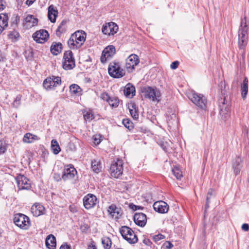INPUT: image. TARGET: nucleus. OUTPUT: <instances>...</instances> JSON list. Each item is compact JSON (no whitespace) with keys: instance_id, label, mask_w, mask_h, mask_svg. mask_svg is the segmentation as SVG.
Here are the masks:
<instances>
[{"instance_id":"52","label":"nucleus","mask_w":249,"mask_h":249,"mask_svg":"<svg viewBox=\"0 0 249 249\" xmlns=\"http://www.w3.org/2000/svg\"><path fill=\"white\" fill-rule=\"evenodd\" d=\"M164 246L165 247V249H171L173 247V245L169 241H166L164 244Z\"/></svg>"},{"instance_id":"55","label":"nucleus","mask_w":249,"mask_h":249,"mask_svg":"<svg viewBox=\"0 0 249 249\" xmlns=\"http://www.w3.org/2000/svg\"><path fill=\"white\" fill-rule=\"evenodd\" d=\"M242 229L246 231L249 230V225L248 224L244 223L242 225Z\"/></svg>"},{"instance_id":"13","label":"nucleus","mask_w":249,"mask_h":249,"mask_svg":"<svg viewBox=\"0 0 249 249\" xmlns=\"http://www.w3.org/2000/svg\"><path fill=\"white\" fill-rule=\"evenodd\" d=\"M76 174L77 171L72 164L67 165L64 167L62 179L64 181L72 179Z\"/></svg>"},{"instance_id":"43","label":"nucleus","mask_w":249,"mask_h":249,"mask_svg":"<svg viewBox=\"0 0 249 249\" xmlns=\"http://www.w3.org/2000/svg\"><path fill=\"white\" fill-rule=\"evenodd\" d=\"M165 238V236L161 234H158L153 236V239L155 242H157L161 239Z\"/></svg>"},{"instance_id":"22","label":"nucleus","mask_w":249,"mask_h":249,"mask_svg":"<svg viewBox=\"0 0 249 249\" xmlns=\"http://www.w3.org/2000/svg\"><path fill=\"white\" fill-rule=\"evenodd\" d=\"M31 212L34 216L37 217L44 214L45 209L40 204L36 203L32 206Z\"/></svg>"},{"instance_id":"60","label":"nucleus","mask_w":249,"mask_h":249,"mask_svg":"<svg viewBox=\"0 0 249 249\" xmlns=\"http://www.w3.org/2000/svg\"><path fill=\"white\" fill-rule=\"evenodd\" d=\"M213 190L212 189H210L208 191V192L207 193V197L208 196H209V197H211V196H212L213 195Z\"/></svg>"},{"instance_id":"62","label":"nucleus","mask_w":249,"mask_h":249,"mask_svg":"<svg viewBox=\"0 0 249 249\" xmlns=\"http://www.w3.org/2000/svg\"><path fill=\"white\" fill-rule=\"evenodd\" d=\"M89 249H97V248L95 245L91 244L89 246Z\"/></svg>"},{"instance_id":"53","label":"nucleus","mask_w":249,"mask_h":249,"mask_svg":"<svg viewBox=\"0 0 249 249\" xmlns=\"http://www.w3.org/2000/svg\"><path fill=\"white\" fill-rule=\"evenodd\" d=\"M6 150V148L5 146L2 142H0V153H4Z\"/></svg>"},{"instance_id":"44","label":"nucleus","mask_w":249,"mask_h":249,"mask_svg":"<svg viewBox=\"0 0 249 249\" xmlns=\"http://www.w3.org/2000/svg\"><path fill=\"white\" fill-rule=\"evenodd\" d=\"M99 135H94L93 137V142L95 145H98L101 142Z\"/></svg>"},{"instance_id":"63","label":"nucleus","mask_w":249,"mask_h":249,"mask_svg":"<svg viewBox=\"0 0 249 249\" xmlns=\"http://www.w3.org/2000/svg\"><path fill=\"white\" fill-rule=\"evenodd\" d=\"M246 133H247V137L249 138V129H246Z\"/></svg>"},{"instance_id":"30","label":"nucleus","mask_w":249,"mask_h":249,"mask_svg":"<svg viewBox=\"0 0 249 249\" xmlns=\"http://www.w3.org/2000/svg\"><path fill=\"white\" fill-rule=\"evenodd\" d=\"M248 79L245 77L241 85V95L243 98H245L248 92Z\"/></svg>"},{"instance_id":"15","label":"nucleus","mask_w":249,"mask_h":249,"mask_svg":"<svg viewBox=\"0 0 249 249\" xmlns=\"http://www.w3.org/2000/svg\"><path fill=\"white\" fill-rule=\"evenodd\" d=\"M49 34L46 30L41 29L36 31L33 35V38L38 43H44L47 41Z\"/></svg>"},{"instance_id":"11","label":"nucleus","mask_w":249,"mask_h":249,"mask_svg":"<svg viewBox=\"0 0 249 249\" xmlns=\"http://www.w3.org/2000/svg\"><path fill=\"white\" fill-rule=\"evenodd\" d=\"M142 92L145 98H148L152 101L157 100V97L160 96V92L156 88L154 89L151 87H144L142 89Z\"/></svg>"},{"instance_id":"8","label":"nucleus","mask_w":249,"mask_h":249,"mask_svg":"<svg viewBox=\"0 0 249 249\" xmlns=\"http://www.w3.org/2000/svg\"><path fill=\"white\" fill-rule=\"evenodd\" d=\"M14 222L18 227L21 229H27L30 225L29 218L20 213L15 214Z\"/></svg>"},{"instance_id":"51","label":"nucleus","mask_w":249,"mask_h":249,"mask_svg":"<svg viewBox=\"0 0 249 249\" xmlns=\"http://www.w3.org/2000/svg\"><path fill=\"white\" fill-rule=\"evenodd\" d=\"M89 227L87 224H83L82 225L80 226V230L82 231V232H87L88 230L89 229Z\"/></svg>"},{"instance_id":"34","label":"nucleus","mask_w":249,"mask_h":249,"mask_svg":"<svg viewBox=\"0 0 249 249\" xmlns=\"http://www.w3.org/2000/svg\"><path fill=\"white\" fill-rule=\"evenodd\" d=\"M172 172L178 179H179L182 177V172L177 166H174L172 169Z\"/></svg>"},{"instance_id":"40","label":"nucleus","mask_w":249,"mask_h":249,"mask_svg":"<svg viewBox=\"0 0 249 249\" xmlns=\"http://www.w3.org/2000/svg\"><path fill=\"white\" fill-rule=\"evenodd\" d=\"M84 117L85 120L91 121L94 118V115L90 112H87L84 115Z\"/></svg>"},{"instance_id":"2","label":"nucleus","mask_w":249,"mask_h":249,"mask_svg":"<svg viewBox=\"0 0 249 249\" xmlns=\"http://www.w3.org/2000/svg\"><path fill=\"white\" fill-rule=\"evenodd\" d=\"M86 33L83 31H76L71 35L67 43L71 49H77L81 47L85 41Z\"/></svg>"},{"instance_id":"46","label":"nucleus","mask_w":249,"mask_h":249,"mask_svg":"<svg viewBox=\"0 0 249 249\" xmlns=\"http://www.w3.org/2000/svg\"><path fill=\"white\" fill-rule=\"evenodd\" d=\"M53 152L54 154H58L61 150L60 147L59 145L55 146L54 147H51Z\"/></svg>"},{"instance_id":"32","label":"nucleus","mask_w":249,"mask_h":249,"mask_svg":"<svg viewBox=\"0 0 249 249\" xmlns=\"http://www.w3.org/2000/svg\"><path fill=\"white\" fill-rule=\"evenodd\" d=\"M70 91L72 94L79 95L81 94L82 89L76 84H72L70 87Z\"/></svg>"},{"instance_id":"50","label":"nucleus","mask_w":249,"mask_h":249,"mask_svg":"<svg viewBox=\"0 0 249 249\" xmlns=\"http://www.w3.org/2000/svg\"><path fill=\"white\" fill-rule=\"evenodd\" d=\"M130 208L134 211H136L139 209H143V207L139 206H136L133 204H131L129 205Z\"/></svg>"},{"instance_id":"45","label":"nucleus","mask_w":249,"mask_h":249,"mask_svg":"<svg viewBox=\"0 0 249 249\" xmlns=\"http://www.w3.org/2000/svg\"><path fill=\"white\" fill-rule=\"evenodd\" d=\"M100 97L102 99L107 102H108L110 97L108 95L107 92H103L101 94Z\"/></svg>"},{"instance_id":"20","label":"nucleus","mask_w":249,"mask_h":249,"mask_svg":"<svg viewBox=\"0 0 249 249\" xmlns=\"http://www.w3.org/2000/svg\"><path fill=\"white\" fill-rule=\"evenodd\" d=\"M133 220L136 225L143 227L147 222L146 215L143 213H136L133 216Z\"/></svg>"},{"instance_id":"9","label":"nucleus","mask_w":249,"mask_h":249,"mask_svg":"<svg viewBox=\"0 0 249 249\" xmlns=\"http://www.w3.org/2000/svg\"><path fill=\"white\" fill-rule=\"evenodd\" d=\"M61 84V78L59 76H52L46 78L43 83L44 88L50 90L53 89L54 87L60 85Z\"/></svg>"},{"instance_id":"5","label":"nucleus","mask_w":249,"mask_h":249,"mask_svg":"<svg viewBox=\"0 0 249 249\" xmlns=\"http://www.w3.org/2000/svg\"><path fill=\"white\" fill-rule=\"evenodd\" d=\"M188 97L189 99L199 108L202 109L206 108L207 99L203 94L193 91L190 93Z\"/></svg>"},{"instance_id":"19","label":"nucleus","mask_w":249,"mask_h":249,"mask_svg":"<svg viewBox=\"0 0 249 249\" xmlns=\"http://www.w3.org/2000/svg\"><path fill=\"white\" fill-rule=\"evenodd\" d=\"M153 208L156 212L159 213H166L169 210L167 204L163 201L155 202L153 204Z\"/></svg>"},{"instance_id":"25","label":"nucleus","mask_w":249,"mask_h":249,"mask_svg":"<svg viewBox=\"0 0 249 249\" xmlns=\"http://www.w3.org/2000/svg\"><path fill=\"white\" fill-rule=\"evenodd\" d=\"M58 15V11L53 5L48 7V17L51 22L54 23L56 21V18Z\"/></svg>"},{"instance_id":"27","label":"nucleus","mask_w":249,"mask_h":249,"mask_svg":"<svg viewBox=\"0 0 249 249\" xmlns=\"http://www.w3.org/2000/svg\"><path fill=\"white\" fill-rule=\"evenodd\" d=\"M124 94L127 97L132 98L135 95V88L131 83H128L124 89Z\"/></svg>"},{"instance_id":"17","label":"nucleus","mask_w":249,"mask_h":249,"mask_svg":"<svg viewBox=\"0 0 249 249\" xmlns=\"http://www.w3.org/2000/svg\"><path fill=\"white\" fill-rule=\"evenodd\" d=\"M97 199L96 196L91 194H89L84 196L83 204L86 209L93 208L97 204Z\"/></svg>"},{"instance_id":"4","label":"nucleus","mask_w":249,"mask_h":249,"mask_svg":"<svg viewBox=\"0 0 249 249\" xmlns=\"http://www.w3.org/2000/svg\"><path fill=\"white\" fill-rule=\"evenodd\" d=\"M109 75L115 78H119L123 77L125 74V71L121 67L119 62L113 61L110 63L108 67Z\"/></svg>"},{"instance_id":"6","label":"nucleus","mask_w":249,"mask_h":249,"mask_svg":"<svg viewBox=\"0 0 249 249\" xmlns=\"http://www.w3.org/2000/svg\"><path fill=\"white\" fill-rule=\"evenodd\" d=\"M120 232L123 237L130 244L137 242L138 238L134 231L129 227L124 226L120 229Z\"/></svg>"},{"instance_id":"10","label":"nucleus","mask_w":249,"mask_h":249,"mask_svg":"<svg viewBox=\"0 0 249 249\" xmlns=\"http://www.w3.org/2000/svg\"><path fill=\"white\" fill-rule=\"evenodd\" d=\"M110 172L112 177L118 178L123 172V162L122 160H118L113 162L110 167Z\"/></svg>"},{"instance_id":"41","label":"nucleus","mask_w":249,"mask_h":249,"mask_svg":"<svg viewBox=\"0 0 249 249\" xmlns=\"http://www.w3.org/2000/svg\"><path fill=\"white\" fill-rule=\"evenodd\" d=\"M21 96L18 95L13 103V105L15 107H18L20 104Z\"/></svg>"},{"instance_id":"39","label":"nucleus","mask_w":249,"mask_h":249,"mask_svg":"<svg viewBox=\"0 0 249 249\" xmlns=\"http://www.w3.org/2000/svg\"><path fill=\"white\" fill-rule=\"evenodd\" d=\"M123 123L124 126L126 128H127L128 129L130 130L132 127V123L128 119H124L123 121Z\"/></svg>"},{"instance_id":"12","label":"nucleus","mask_w":249,"mask_h":249,"mask_svg":"<svg viewBox=\"0 0 249 249\" xmlns=\"http://www.w3.org/2000/svg\"><path fill=\"white\" fill-rule=\"evenodd\" d=\"M18 187L20 190H30L31 188V181L24 175L18 174L16 178Z\"/></svg>"},{"instance_id":"14","label":"nucleus","mask_w":249,"mask_h":249,"mask_svg":"<svg viewBox=\"0 0 249 249\" xmlns=\"http://www.w3.org/2000/svg\"><path fill=\"white\" fill-rule=\"evenodd\" d=\"M139 63V57L137 55L132 54L125 60V67L128 72H131Z\"/></svg>"},{"instance_id":"35","label":"nucleus","mask_w":249,"mask_h":249,"mask_svg":"<svg viewBox=\"0 0 249 249\" xmlns=\"http://www.w3.org/2000/svg\"><path fill=\"white\" fill-rule=\"evenodd\" d=\"M25 21L27 23H31V26H34L37 24L38 19L35 18L33 15H28L25 18Z\"/></svg>"},{"instance_id":"7","label":"nucleus","mask_w":249,"mask_h":249,"mask_svg":"<svg viewBox=\"0 0 249 249\" xmlns=\"http://www.w3.org/2000/svg\"><path fill=\"white\" fill-rule=\"evenodd\" d=\"M62 66L64 69L70 70L75 67V62L71 51H66L63 54Z\"/></svg>"},{"instance_id":"64","label":"nucleus","mask_w":249,"mask_h":249,"mask_svg":"<svg viewBox=\"0 0 249 249\" xmlns=\"http://www.w3.org/2000/svg\"><path fill=\"white\" fill-rule=\"evenodd\" d=\"M9 36H11V38H12V37H13V36H13V34H12L11 33H10L9 34Z\"/></svg>"},{"instance_id":"28","label":"nucleus","mask_w":249,"mask_h":249,"mask_svg":"<svg viewBox=\"0 0 249 249\" xmlns=\"http://www.w3.org/2000/svg\"><path fill=\"white\" fill-rule=\"evenodd\" d=\"M67 20H63L61 21L56 31V35L57 36H60L61 34L66 33L67 29Z\"/></svg>"},{"instance_id":"33","label":"nucleus","mask_w":249,"mask_h":249,"mask_svg":"<svg viewBox=\"0 0 249 249\" xmlns=\"http://www.w3.org/2000/svg\"><path fill=\"white\" fill-rule=\"evenodd\" d=\"M91 168L96 173L100 172L101 170V165L100 161L95 160H92L91 162Z\"/></svg>"},{"instance_id":"3","label":"nucleus","mask_w":249,"mask_h":249,"mask_svg":"<svg viewBox=\"0 0 249 249\" xmlns=\"http://www.w3.org/2000/svg\"><path fill=\"white\" fill-rule=\"evenodd\" d=\"M226 90H221L222 97L218 98L219 114L222 120H226L230 116V103L226 100Z\"/></svg>"},{"instance_id":"38","label":"nucleus","mask_w":249,"mask_h":249,"mask_svg":"<svg viewBox=\"0 0 249 249\" xmlns=\"http://www.w3.org/2000/svg\"><path fill=\"white\" fill-rule=\"evenodd\" d=\"M135 106L134 105H132V107L133 108H129V112L131 116L134 119H138L139 117V114Z\"/></svg>"},{"instance_id":"18","label":"nucleus","mask_w":249,"mask_h":249,"mask_svg":"<svg viewBox=\"0 0 249 249\" xmlns=\"http://www.w3.org/2000/svg\"><path fill=\"white\" fill-rule=\"evenodd\" d=\"M118 30V26L114 22H109L103 25L102 31L103 34L108 36L113 35Z\"/></svg>"},{"instance_id":"42","label":"nucleus","mask_w":249,"mask_h":249,"mask_svg":"<svg viewBox=\"0 0 249 249\" xmlns=\"http://www.w3.org/2000/svg\"><path fill=\"white\" fill-rule=\"evenodd\" d=\"M12 21L11 25L13 26H17L18 23L19 22L20 17L18 15L16 16L14 18H12Z\"/></svg>"},{"instance_id":"1","label":"nucleus","mask_w":249,"mask_h":249,"mask_svg":"<svg viewBox=\"0 0 249 249\" xmlns=\"http://www.w3.org/2000/svg\"><path fill=\"white\" fill-rule=\"evenodd\" d=\"M248 30V24L246 18L245 17L241 20L238 31V46L243 53H245V49L247 44Z\"/></svg>"},{"instance_id":"24","label":"nucleus","mask_w":249,"mask_h":249,"mask_svg":"<svg viewBox=\"0 0 249 249\" xmlns=\"http://www.w3.org/2000/svg\"><path fill=\"white\" fill-rule=\"evenodd\" d=\"M9 17L7 13L0 14V35L8 26Z\"/></svg>"},{"instance_id":"26","label":"nucleus","mask_w":249,"mask_h":249,"mask_svg":"<svg viewBox=\"0 0 249 249\" xmlns=\"http://www.w3.org/2000/svg\"><path fill=\"white\" fill-rule=\"evenodd\" d=\"M45 244L49 249H55L56 248V238L53 234H49L47 236Z\"/></svg>"},{"instance_id":"58","label":"nucleus","mask_w":249,"mask_h":249,"mask_svg":"<svg viewBox=\"0 0 249 249\" xmlns=\"http://www.w3.org/2000/svg\"><path fill=\"white\" fill-rule=\"evenodd\" d=\"M143 243L147 246H150L151 244V241L148 239H143Z\"/></svg>"},{"instance_id":"37","label":"nucleus","mask_w":249,"mask_h":249,"mask_svg":"<svg viewBox=\"0 0 249 249\" xmlns=\"http://www.w3.org/2000/svg\"><path fill=\"white\" fill-rule=\"evenodd\" d=\"M107 102L111 107H116L119 106V100L117 97H110Z\"/></svg>"},{"instance_id":"49","label":"nucleus","mask_w":249,"mask_h":249,"mask_svg":"<svg viewBox=\"0 0 249 249\" xmlns=\"http://www.w3.org/2000/svg\"><path fill=\"white\" fill-rule=\"evenodd\" d=\"M179 64V63L178 61H175L172 63L170 65V67L173 70L176 69L178 67Z\"/></svg>"},{"instance_id":"29","label":"nucleus","mask_w":249,"mask_h":249,"mask_svg":"<svg viewBox=\"0 0 249 249\" xmlns=\"http://www.w3.org/2000/svg\"><path fill=\"white\" fill-rule=\"evenodd\" d=\"M62 50V44L60 42H53L51 46V52L53 55H57Z\"/></svg>"},{"instance_id":"16","label":"nucleus","mask_w":249,"mask_h":249,"mask_svg":"<svg viewBox=\"0 0 249 249\" xmlns=\"http://www.w3.org/2000/svg\"><path fill=\"white\" fill-rule=\"evenodd\" d=\"M116 53L115 48L113 45H109L104 49L101 57L102 63L106 62L107 60L110 59Z\"/></svg>"},{"instance_id":"59","label":"nucleus","mask_w":249,"mask_h":249,"mask_svg":"<svg viewBox=\"0 0 249 249\" xmlns=\"http://www.w3.org/2000/svg\"><path fill=\"white\" fill-rule=\"evenodd\" d=\"M210 197L208 196L206 197V203L205 205V208L208 209L209 207Z\"/></svg>"},{"instance_id":"31","label":"nucleus","mask_w":249,"mask_h":249,"mask_svg":"<svg viewBox=\"0 0 249 249\" xmlns=\"http://www.w3.org/2000/svg\"><path fill=\"white\" fill-rule=\"evenodd\" d=\"M39 138L36 135H33L30 133H27L25 134L23 141L25 142L31 143L35 140H37Z\"/></svg>"},{"instance_id":"23","label":"nucleus","mask_w":249,"mask_h":249,"mask_svg":"<svg viewBox=\"0 0 249 249\" xmlns=\"http://www.w3.org/2000/svg\"><path fill=\"white\" fill-rule=\"evenodd\" d=\"M243 160L239 157H236L232 163V169L235 176L239 174L243 167Z\"/></svg>"},{"instance_id":"48","label":"nucleus","mask_w":249,"mask_h":249,"mask_svg":"<svg viewBox=\"0 0 249 249\" xmlns=\"http://www.w3.org/2000/svg\"><path fill=\"white\" fill-rule=\"evenodd\" d=\"M53 178L55 181H59L61 180L62 177H61L60 174L54 173L53 175Z\"/></svg>"},{"instance_id":"57","label":"nucleus","mask_w":249,"mask_h":249,"mask_svg":"<svg viewBox=\"0 0 249 249\" xmlns=\"http://www.w3.org/2000/svg\"><path fill=\"white\" fill-rule=\"evenodd\" d=\"M59 145L58 142L56 140H53L51 142V147H54L55 146Z\"/></svg>"},{"instance_id":"61","label":"nucleus","mask_w":249,"mask_h":249,"mask_svg":"<svg viewBox=\"0 0 249 249\" xmlns=\"http://www.w3.org/2000/svg\"><path fill=\"white\" fill-rule=\"evenodd\" d=\"M34 1L33 0H27L26 1V3L28 5H31L34 3Z\"/></svg>"},{"instance_id":"54","label":"nucleus","mask_w":249,"mask_h":249,"mask_svg":"<svg viewBox=\"0 0 249 249\" xmlns=\"http://www.w3.org/2000/svg\"><path fill=\"white\" fill-rule=\"evenodd\" d=\"M6 7V2L4 0H0V10H3Z\"/></svg>"},{"instance_id":"21","label":"nucleus","mask_w":249,"mask_h":249,"mask_svg":"<svg viewBox=\"0 0 249 249\" xmlns=\"http://www.w3.org/2000/svg\"><path fill=\"white\" fill-rule=\"evenodd\" d=\"M107 212L110 216L115 219H118L122 215L121 210L114 204L109 206Z\"/></svg>"},{"instance_id":"56","label":"nucleus","mask_w":249,"mask_h":249,"mask_svg":"<svg viewBox=\"0 0 249 249\" xmlns=\"http://www.w3.org/2000/svg\"><path fill=\"white\" fill-rule=\"evenodd\" d=\"M60 249H71V247L70 245L64 244L61 246Z\"/></svg>"},{"instance_id":"47","label":"nucleus","mask_w":249,"mask_h":249,"mask_svg":"<svg viewBox=\"0 0 249 249\" xmlns=\"http://www.w3.org/2000/svg\"><path fill=\"white\" fill-rule=\"evenodd\" d=\"M218 87H219V90H220V92L221 93L220 94H219V95H220V96H219V98H220V97H222V95L221 94V90H225V84L224 82H221L220 83V84L218 85Z\"/></svg>"},{"instance_id":"36","label":"nucleus","mask_w":249,"mask_h":249,"mask_svg":"<svg viewBox=\"0 0 249 249\" xmlns=\"http://www.w3.org/2000/svg\"><path fill=\"white\" fill-rule=\"evenodd\" d=\"M102 243L106 249H109L111 246V239L107 237H104L102 239Z\"/></svg>"}]
</instances>
